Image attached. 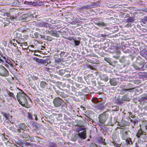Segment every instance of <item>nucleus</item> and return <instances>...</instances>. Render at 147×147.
I'll use <instances>...</instances> for the list:
<instances>
[{
    "instance_id": "nucleus-1",
    "label": "nucleus",
    "mask_w": 147,
    "mask_h": 147,
    "mask_svg": "<svg viewBox=\"0 0 147 147\" xmlns=\"http://www.w3.org/2000/svg\"><path fill=\"white\" fill-rule=\"evenodd\" d=\"M26 96V94L24 92L21 94L20 95H19V94L18 93L17 95V98L19 103L22 106L25 107L28 104Z\"/></svg>"
},
{
    "instance_id": "nucleus-2",
    "label": "nucleus",
    "mask_w": 147,
    "mask_h": 147,
    "mask_svg": "<svg viewBox=\"0 0 147 147\" xmlns=\"http://www.w3.org/2000/svg\"><path fill=\"white\" fill-rule=\"evenodd\" d=\"M107 117L105 112L99 115L98 119L99 121L102 123L104 124L106 121Z\"/></svg>"
},
{
    "instance_id": "nucleus-3",
    "label": "nucleus",
    "mask_w": 147,
    "mask_h": 147,
    "mask_svg": "<svg viewBox=\"0 0 147 147\" xmlns=\"http://www.w3.org/2000/svg\"><path fill=\"white\" fill-rule=\"evenodd\" d=\"M82 129V127L80 128V130L79 131L78 136L81 139H85L86 137V131L85 129H83L82 131H81V129Z\"/></svg>"
},
{
    "instance_id": "nucleus-4",
    "label": "nucleus",
    "mask_w": 147,
    "mask_h": 147,
    "mask_svg": "<svg viewBox=\"0 0 147 147\" xmlns=\"http://www.w3.org/2000/svg\"><path fill=\"white\" fill-rule=\"evenodd\" d=\"M8 74V71L3 66H0V75L7 76Z\"/></svg>"
},
{
    "instance_id": "nucleus-5",
    "label": "nucleus",
    "mask_w": 147,
    "mask_h": 147,
    "mask_svg": "<svg viewBox=\"0 0 147 147\" xmlns=\"http://www.w3.org/2000/svg\"><path fill=\"white\" fill-rule=\"evenodd\" d=\"M63 101L60 98H55L53 100V104L56 107L60 106L63 102Z\"/></svg>"
},
{
    "instance_id": "nucleus-6",
    "label": "nucleus",
    "mask_w": 147,
    "mask_h": 147,
    "mask_svg": "<svg viewBox=\"0 0 147 147\" xmlns=\"http://www.w3.org/2000/svg\"><path fill=\"white\" fill-rule=\"evenodd\" d=\"M13 40L14 41V42L18 43L19 44H20V45L22 49L25 50L27 49L28 47H27V43L26 42L20 43L17 40L13 39Z\"/></svg>"
},
{
    "instance_id": "nucleus-7",
    "label": "nucleus",
    "mask_w": 147,
    "mask_h": 147,
    "mask_svg": "<svg viewBox=\"0 0 147 147\" xmlns=\"http://www.w3.org/2000/svg\"><path fill=\"white\" fill-rule=\"evenodd\" d=\"M15 36L16 38L17 39L20 41L22 42L23 41V39L22 38V35L20 33L15 31Z\"/></svg>"
},
{
    "instance_id": "nucleus-8",
    "label": "nucleus",
    "mask_w": 147,
    "mask_h": 147,
    "mask_svg": "<svg viewBox=\"0 0 147 147\" xmlns=\"http://www.w3.org/2000/svg\"><path fill=\"white\" fill-rule=\"evenodd\" d=\"M146 135V132L143 131L141 129H139L136 134V136L139 138L140 136H142L143 135L145 136Z\"/></svg>"
},
{
    "instance_id": "nucleus-9",
    "label": "nucleus",
    "mask_w": 147,
    "mask_h": 147,
    "mask_svg": "<svg viewBox=\"0 0 147 147\" xmlns=\"http://www.w3.org/2000/svg\"><path fill=\"white\" fill-rule=\"evenodd\" d=\"M110 83L111 85L115 86L117 84V82L116 79H111L110 80Z\"/></svg>"
},
{
    "instance_id": "nucleus-10",
    "label": "nucleus",
    "mask_w": 147,
    "mask_h": 147,
    "mask_svg": "<svg viewBox=\"0 0 147 147\" xmlns=\"http://www.w3.org/2000/svg\"><path fill=\"white\" fill-rule=\"evenodd\" d=\"M28 16V15L27 14L23 15L20 18V20L22 21H26L27 20Z\"/></svg>"
},
{
    "instance_id": "nucleus-11",
    "label": "nucleus",
    "mask_w": 147,
    "mask_h": 147,
    "mask_svg": "<svg viewBox=\"0 0 147 147\" xmlns=\"http://www.w3.org/2000/svg\"><path fill=\"white\" fill-rule=\"evenodd\" d=\"M9 129L12 131H14L16 133L18 132H20L21 131L20 129H16L15 127L12 126L10 127Z\"/></svg>"
},
{
    "instance_id": "nucleus-12",
    "label": "nucleus",
    "mask_w": 147,
    "mask_h": 147,
    "mask_svg": "<svg viewBox=\"0 0 147 147\" xmlns=\"http://www.w3.org/2000/svg\"><path fill=\"white\" fill-rule=\"evenodd\" d=\"M40 86L42 88H45L47 86V84L45 82L42 81L40 82Z\"/></svg>"
},
{
    "instance_id": "nucleus-13",
    "label": "nucleus",
    "mask_w": 147,
    "mask_h": 147,
    "mask_svg": "<svg viewBox=\"0 0 147 147\" xmlns=\"http://www.w3.org/2000/svg\"><path fill=\"white\" fill-rule=\"evenodd\" d=\"M19 127L20 129L24 130L26 127V126L24 123H20L19 125Z\"/></svg>"
},
{
    "instance_id": "nucleus-14",
    "label": "nucleus",
    "mask_w": 147,
    "mask_h": 147,
    "mask_svg": "<svg viewBox=\"0 0 147 147\" xmlns=\"http://www.w3.org/2000/svg\"><path fill=\"white\" fill-rule=\"evenodd\" d=\"M95 24L100 27H103L106 26V24L105 23L101 22L96 23Z\"/></svg>"
},
{
    "instance_id": "nucleus-15",
    "label": "nucleus",
    "mask_w": 147,
    "mask_h": 147,
    "mask_svg": "<svg viewBox=\"0 0 147 147\" xmlns=\"http://www.w3.org/2000/svg\"><path fill=\"white\" fill-rule=\"evenodd\" d=\"M61 57L62 59H64V58L67 56L66 53L65 52L63 51L60 54Z\"/></svg>"
},
{
    "instance_id": "nucleus-16",
    "label": "nucleus",
    "mask_w": 147,
    "mask_h": 147,
    "mask_svg": "<svg viewBox=\"0 0 147 147\" xmlns=\"http://www.w3.org/2000/svg\"><path fill=\"white\" fill-rule=\"evenodd\" d=\"M25 30V29H24V28L22 27L17 30L16 31L21 33H23Z\"/></svg>"
},
{
    "instance_id": "nucleus-17",
    "label": "nucleus",
    "mask_w": 147,
    "mask_h": 147,
    "mask_svg": "<svg viewBox=\"0 0 147 147\" xmlns=\"http://www.w3.org/2000/svg\"><path fill=\"white\" fill-rule=\"evenodd\" d=\"M125 140L126 144L127 145L130 144H132V143L131 141V138H128Z\"/></svg>"
},
{
    "instance_id": "nucleus-18",
    "label": "nucleus",
    "mask_w": 147,
    "mask_h": 147,
    "mask_svg": "<svg viewBox=\"0 0 147 147\" xmlns=\"http://www.w3.org/2000/svg\"><path fill=\"white\" fill-rule=\"evenodd\" d=\"M40 24H41V25L42 26H43L44 27H49V24L44 22H41L40 23Z\"/></svg>"
},
{
    "instance_id": "nucleus-19",
    "label": "nucleus",
    "mask_w": 147,
    "mask_h": 147,
    "mask_svg": "<svg viewBox=\"0 0 147 147\" xmlns=\"http://www.w3.org/2000/svg\"><path fill=\"white\" fill-rule=\"evenodd\" d=\"M94 5V4H91L90 5H86V9H91L93 7Z\"/></svg>"
},
{
    "instance_id": "nucleus-20",
    "label": "nucleus",
    "mask_w": 147,
    "mask_h": 147,
    "mask_svg": "<svg viewBox=\"0 0 147 147\" xmlns=\"http://www.w3.org/2000/svg\"><path fill=\"white\" fill-rule=\"evenodd\" d=\"M8 94L11 97L13 98L14 99H16L15 96L13 93L10 92V91H7Z\"/></svg>"
},
{
    "instance_id": "nucleus-21",
    "label": "nucleus",
    "mask_w": 147,
    "mask_h": 147,
    "mask_svg": "<svg viewBox=\"0 0 147 147\" xmlns=\"http://www.w3.org/2000/svg\"><path fill=\"white\" fill-rule=\"evenodd\" d=\"M90 112L91 113V115H90L88 117L90 118L92 121H93V116L94 115V114L91 111H90Z\"/></svg>"
},
{
    "instance_id": "nucleus-22",
    "label": "nucleus",
    "mask_w": 147,
    "mask_h": 147,
    "mask_svg": "<svg viewBox=\"0 0 147 147\" xmlns=\"http://www.w3.org/2000/svg\"><path fill=\"white\" fill-rule=\"evenodd\" d=\"M4 14L5 16H6L7 17H10L11 19H13V17L12 16V15L10 13H4Z\"/></svg>"
},
{
    "instance_id": "nucleus-23",
    "label": "nucleus",
    "mask_w": 147,
    "mask_h": 147,
    "mask_svg": "<svg viewBox=\"0 0 147 147\" xmlns=\"http://www.w3.org/2000/svg\"><path fill=\"white\" fill-rule=\"evenodd\" d=\"M128 22H131L134 21V18L132 17H130L126 20Z\"/></svg>"
},
{
    "instance_id": "nucleus-24",
    "label": "nucleus",
    "mask_w": 147,
    "mask_h": 147,
    "mask_svg": "<svg viewBox=\"0 0 147 147\" xmlns=\"http://www.w3.org/2000/svg\"><path fill=\"white\" fill-rule=\"evenodd\" d=\"M112 118L111 117L109 119V120L108 123V124L109 125H113V123H112Z\"/></svg>"
},
{
    "instance_id": "nucleus-25",
    "label": "nucleus",
    "mask_w": 147,
    "mask_h": 147,
    "mask_svg": "<svg viewBox=\"0 0 147 147\" xmlns=\"http://www.w3.org/2000/svg\"><path fill=\"white\" fill-rule=\"evenodd\" d=\"M74 42L76 45H78L80 43V41L79 40H75Z\"/></svg>"
},
{
    "instance_id": "nucleus-26",
    "label": "nucleus",
    "mask_w": 147,
    "mask_h": 147,
    "mask_svg": "<svg viewBox=\"0 0 147 147\" xmlns=\"http://www.w3.org/2000/svg\"><path fill=\"white\" fill-rule=\"evenodd\" d=\"M90 147H97L96 145L94 143H92L90 145Z\"/></svg>"
},
{
    "instance_id": "nucleus-27",
    "label": "nucleus",
    "mask_w": 147,
    "mask_h": 147,
    "mask_svg": "<svg viewBox=\"0 0 147 147\" xmlns=\"http://www.w3.org/2000/svg\"><path fill=\"white\" fill-rule=\"evenodd\" d=\"M128 134V132L127 131H125V133L124 134H123V136H122V138L124 140H125V138H125L124 137V135H127Z\"/></svg>"
},
{
    "instance_id": "nucleus-28",
    "label": "nucleus",
    "mask_w": 147,
    "mask_h": 147,
    "mask_svg": "<svg viewBox=\"0 0 147 147\" xmlns=\"http://www.w3.org/2000/svg\"><path fill=\"white\" fill-rule=\"evenodd\" d=\"M2 115L6 118H7L8 117V115L5 113H2Z\"/></svg>"
},
{
    "instance_id": "nucleus-29",
    "label": "nucleus",
    "mask_w": 147,
    "mask_h": 147,
    "mask_svg": "<svg viewBox=\"0 0 147 147\" xmlns=\"http://www.w3.org/2000/svg\"><path fill=\"white\" fill-rule=\"evenodd\" d=\"M112 107L113 108H115L114 111H117L119 110V108L116 106H114L113 107Z\"/></svg>"
},
{
    "instance_id": "nucleus-30",
    "label": "nucleus",
    "mask_w": 147,
    "mask_h": 147,
    "mask_svg": "<svg viewBox=\"0 0 147 147\" xmlns=\"http://www.w3.org/2000/svg\"><path fill=\"white\" fill-rule=\"evenodd\" d=\"M134 88H130V89H125L124 90L132 91L134 89Z\"/></svg>"
},
{
    "instance_id": "nucleus-31",
    "label": "nucleus",
    "mask_w": 147,
    "mask_h": 147,
    "mask_svg": "<svg viewBox=\"0 0 147 147\" xmlns=\"http://www.w3.org/2000/svg\"><path fill=\"white\" fill-rule=\"evenodd\" d=\"M34 35L35 37L37 38L39 36L38 33L37 32H36L34 33Z\"/></svg>"
},
{
    "instance_id": "nucleus-32",
    "label": "nucleus",
    "mask_w": 147,
    "mask_h": 147,
    "mask_svg": "<svg viewBox=\"0 0 147 147\" xmlns=\"http://www.w3.org/2000/svg\"><path fill=\"white\" fill-rule=\"evenodd\" d=\"M117 117H114V121H113V125L114 124V123H116V122H117Z\"/></svg>"
},
{
    "instance_id": "nucleus-33",
    "label": "nucleus",
    "mask_w": 147,
    "mask_h": 147,
    "mask_svg": "<svg viewBox=\"0 0 147 147\" xmlns=\"http://www.w3.org/2000/svg\"><path fill=\"white\" fill-rule=\"evenodd\" d=\"M32 78L34 80H36L38 79V77L35 76H32Z\"/></svg>"
},
{
    "instance_id": "nucleus-34",
    "label": "nucleus",
    "mask_w": 147,
    "mask_h": 147,
    "mask_svg": "<svg viewBox=\"0 0 147 147\" xmlns=\"http://www.w3.org/2000/svg\"><path fill=\"white\" fill-rule=\"evenodd\" d=\"M56 61L57 62L59 63H60L61 62V59L59 58L58 59H56Z\"/></svg>"
},
{
    "instance_id": "nucleus-35",
    "label": "nucleus",
    "mask_w": 147,
    "mask_h": 147,
    "mask_svg": "<svg viewBox=\"0 0 147 147\" xmlns=\"http://www.w3.org/2000/svg\"><path fill=\"white\" fill-rule=\"evenodd\" d=\"M86 5H84V6L82 7L81 8V9H86Z\"/></svg>"
},
{
    "instance_id": "nucleus-36",
    "label": "nucleus",
    "mask_w": 147,
    "mask_h": 147,
    "mask_svg": "<svg viewBox=\"0 0 147 147\" xmlns=\"http://www.w3.org/2000/svg\"><path fill=\"white\" fill-rule=\"evenodd\" d=\"M34 117H35V119L36 120H37L38 119V118L37 117V115L36 114H34Z\"/></svg>"
},
{
    "instance_id": "nucleus-37",
    "label": "nucleus",
    "mask_w": 147,
    "mask_h": 147,
    "mask_svg": "<svg viewBox=\"0 0 147 147\" xmlns=\"http://www.w3.org/2000/svg\"><path fill=\"white\" fill-rule=\"evenodd\" d=\"M101 36L102 37H105L106 36V35L105 34H102L101 35Z\"/></svg>"
},
{
    "instance_id": "nucleus-38",
    "label": "nucleus",
    "mask_w": 147,
    "mask_h": 147,
    "mask_svg": "<svg viewBox=\"0 0 147 147\" xmlns=\"http://www.w3.org/2000/svg\"><path fill=\"white\" fill-rule=\"evenodd\" d=\"M3 62H4V61L0 57V62L3 63Z\"/></svg>"
},
{
    "instance_id": "nucleus-39",
    "label": "nucleus",
    "mask_w": 147,
    "mask_h": 147,
    "mask_svg": "<svg viewBox=\"0 0 147 147\" xmlns=\"http://www.w3.org/2000/svg\"><path fill=\"white\" fill-rule=\"evenodd\" d=\"M27 3H28V4L30 5L32 4V1H30V2H27Z\"/></svg>"
},
{
    "instance_id": "nucleus-40",
    "label": "nucleus",
    "mask_w": 147,
    "mask_h": 147,
    "mask_svg": "<svg viewBox=\"0 0 147 147\" xmlns=\"http://www.w3.org/2000/svg\"><path fill=\"white\" fill-rule=\"evenodd\" d=\"M28 115H29V117L30 118H32V116L29 113H28Z\"/></svg>"
},
{
    "instance_id": "nucleus-41",
    "label": "nucleus",
    "mask_w": 147,
    "mask_h": 147,
    "mask_svg": "<svg viewBox=\"0 0 147 147\" xmlns=\"http://www.w3.org/2000/svg\"><path fill=\"white\" fill-rule=\"evenodd\" d=\"M2 57H3V58H4V59L5 60L6 62H7V61L6 60V57H3L2 56Z\"/></svg>"
},
{
    "instance_id": "nucleus-42",
    "label": "nucleus",
    "mask_w": 147,
    "mask_h": 147,
    "mask_svg": "<svg viewBox=\"0 0 147 147\" xmlns=\"http://www.w3.org/2000/svg\"><path fill=\"white\" fill-rule=\"evenodd\" d=\"M42 48H41V49L42 50H43L45 48V47L43 46H41Z\"/></svg>"
},
{
    "instance_id": "nucleus-43",
    "label": "nucleus",
    "mask_w": 147,
    "mask_h": 147,
    "mask_svg": "<svg viewBox=\"0 0 147 147\" xmlns=\"http://www.w3.org/2000/svg\"><path fill=\"white\" fill-rule=\"evenodd\" d=\"M81 108H83V110H84V109H85V108L82 106H81Z\"/></svg>"
},
{
    "instance_id": "nucleus-44",
    "label": "nucleus",
    "mask_w": 147,
    "mask_h": 147,
    "mask_svg": "<svg viewBox=\"0 0 147 147\" xmlns=\"http://www.w3.org/2000/svg\"><path fill=\"white\" fill-rule=\"evenodd\" d=\"M27 136H28V137H29V138H30V137H29V135H27V136H26V138H28V137H27Z\"/></svg>"
},
{
    "instance_id": "nucleus-45",
    "label": "nucleus",
    "mask_w": 147,
    "mask_h": 147,
    "mask_svg": "<svg viewBox=\"0 0 147 147\" xmlns=\"http://www.w3.org/2000/svg\"><path fill=\"white\" fill-rule=\"evenodd\" d=\"M31 47H34V46L32 45L31 46Z\"/></svg>"
},
{
    "instance_id": "nucleus-46",
    "label": "nucleus",
    "mask_w": 147,
    "mask_h": 147,
    "mask_svg": "<svg viewBox=\"0 0 147 147\" xmlns=\"http://www.w3.org/2000/svg\"><path fill=\"white\" fill-rule=\"evenodd\" d=\"M51 147H55V146H51Z\"/></svg>"
},
{
    "instance_id": "nucleus-47",
    "label": "nucleus",
    "mask_w": 147,
    "mask_h": 147,
    "mask_svg": "<svg viewBox=\"0 0 147 147\" xmlns=\"http://www.w3.org/2000/svg\"><path fill=\"white\" fill-rule=\"evenodd\" d=\"M1 119V115H0V119Z\"/></svg>"
},
{
    "instance_id": "nucleus-48",
    "label": "nucleus",
    "mask_w": 147,
    "mask_h": 147,
    "mask_svg": "<svg viewBox=\"0 0 147 147\" xmlns=\"http://www.w3.org/2000/svg\"><path fill=\"white\" fill-rule=\"evenodd\" d=\"M129 113V115H131V113Z\"/></svg>"
},
{
    "instance_id": "nucleus-49",
    "label": "nucleus",
    "mask_w": 147,
    "mask_h": 147,
    "mask_svg": "<svg viewBox=\"0 0 147 147\" xmlns=\"http://www.w3.org/2000/svg\"><path fill=\"white\" fill-rule=\"evenodd\" d=\"M118 47V46H117V47H116L117 48H119V47Z\"/></svg>"
},
{
    "instance_id": "nucleus-50",
    "label": "nucleus",
    "mask_w": 147,
    "mask_h": 147,
    "mask_svg": "<svg viewBox=\"0 0 147 147\" xmlns=\"http://www.w3.org/2000/svg\"><path fill=\"white\" fill-rule=\"evenodd\" d=\"M41 62H42V61H43L42 60H40Z\"/></svg>"
},
{
    "instance_id": "nucleus-51",
    "label": "nucleus",
    "mask_w": 147,
    "mask_h": 147,
    "mask_svg": "<svg viewBox=\"0 0 147 147\" xmlns=\"http://www.w3.org/2000/svg\"><path fill=\"white\" fill-rule=\"evenodd\" d=\"M36 137V138H38V137Z\"/></svg>"
},
{
    "instance_id": "nucleus-52",
    "label": "nucleus",
    "mask_w": 147,
    "mask_h": 147,
    "mask_svg": "<svg viewBox=\"0 0 147 147\" xmlns=\"http://www.w3.org/2000/svg\"><path fill=\"white\" fill-rule=\"evenodd\" d=\"M123 98V97H122L123 99H124Z\"/></svg>"
},
{
    "instance_id": "nucleus-53",
    "label": "nucleus",
    "mask_w": 147,
    "mask_h": 147,
    "mask_svg": "<svg viewBox=\"0 0 147 147\" xmlns=\"http://www.w3.org/2000/svg\"><path fill=\"white\" fill-rule=\"evenodd\" d=\"M36 51H34V52H35Z\"/></svg>"
}]
</instances>
